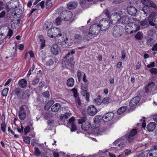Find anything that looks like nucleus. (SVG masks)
<instances>
[{
  "instance_id": "obj_58",
  "label": "nucleus",
  "mask_w": 157,
  "mask_h": 157,
  "mask_svg": "<svg viewBox=\"0 0 157 157\" xmlns=\"http://www.w3.org/2000/svg\"><path fill=\"white\" fill-rule=\"evenodd\" d=\"M25 135H26L30 131V127L29 126H26L24 129Z\"/></svg>"
},
{
  "instance_id": "obj_57",
  "label": "nucleus",
  "mask_w": 157,
  "mask_h": 157,
  "mask_svg": "<svg viewBox=\"0 0 157 157\" xmlns=\"http://www.w3.org/2000/svg\"><path fill=\"white\" fill-rule=\"evenodd\" d=\"M150 71L152 74L155 75L157 73V69L156 68H151Z\"/></svg>"
},
{
  "instance_id": "obj_54",
  "label": "nucleus",
  "mask_w": 157,
  "mask_h": 157,
  "mask_svg": "<svg viewBox=\"0 0 157 157\" xmlns=\"http://www.w3.org/2000/svg\"><path fill=\"white\" fill-rule=\"evenodd\" d=\"M62 19L59 17H57L56 19V24L57 25H60Z\"/></svg>"
},
{
  "instance_id": "obj_13",
  "label": "nucleus",
  "mask_w": 157,
  "mask_h": 157,
  "mask_svg": "<svg viewBox=\"0 0 157 157\" xmlns=\"http://www.w3.org/2000/svg\"><path fill=\"white\" fill-rule=\"evenodd\" d=\"M114 115L112 112L106 113L102 116V119L105 122H107L111 121L113 118Z\"/></svg>"
},
{
  "instance_id": "obj_1",
  "label": "nucleus",
  "mask_w": 157,
  "mask_h": 157,
  "mask_svg": "<svg viewBox=\"0 0 157 157\" xmlns=\"http://www.w3.org/2000/svg\"><path fill=\"white\" fill-rule=\"evenodd\" d=\"M75 52L74 50L68 53L63 59L62 63V67L64 68L71 69L73 67V54Z\"/></svg>"
},
{
  "instance_id": "obj_27",
  "label": "nucleus",
  "mask_w": 157,
  "mask_h": 157,
  "mask_svg": "<svg viewBox=\"0 0 157 157\" xmlns=\"http://www.w3.org/2000/svg\"><path fill=\"white\" fill-rule=\"evenodd\" d=\"M17 10L15 11V13L13 15V18H22V10H19V11H18Z\"/></svg>"
},
{
  "instance_id": "obj_59",
  "label": "nucleus",
  "mask_w": 157,
  "mask_h": 157,
  "mask_svg": "<svg viewBox=\"0 0 157 157\" xmlns=\"http://www.w3.org/2000/svg\"><path fill=\"white\" fill-rule=\"evenodd\" d=\"M94 101L95 103L98 105H99L101 104L102 102L100 98H96L94 100Z\"/></svg>"
},
{
  "instance_id": "obj_48",
  "label": "nucleus",
  "mask_w": 157,
  "mask_h": 157,
  "mask_svg": "<svg viewBox=\"0 0 157 157\" xmlns=\"http://www.w3.org/2000/svg\"><path fill=\"white\" fill-rule=\"evenodd\" d=\"M30 137L28 136H24L23 137L24 141L26 143L29 144L30 143Z\"/></svg>"
},
{
  "instance_id": "obj_56",
  "label": "nucleus",
  "mask_w": 157,
  "mask_h": 157,
  "mask_svg": "<svg viewBox=\"0 0 157 157\" xmlns=\"http://www.w3.org/2000/svg\"><path fill=\"white\" fill-rule=\"evenodd\" d=\"M34 150L35 155H36L37 156H39L40 154V151L37 147H35Z\"/></svg>"
},
{
  "instance_id": "obj_4",
  "label": "nucleus",
  "mask_w": 157,
  "mask_h": 157,
  "mask_svg": "<svg viewBox=\"0 0 157 157\" xmlns=\"http://www.w3.org/2000/svg\"><path fill=\"white\" fill-rule=\"evenodd\" d=\"M110 23L111 24L115 25L121 23L120 21L121 14L118 13H115L111 15L109 17Z\"/></svg>"
},
{
  "instance_id": "obj_21",
  "label": "nucleus",
  "mask_w": 157,
  "mask_h": 157,
  "mask_svg": "<svg viewBox=\"0 0 157 157\" xmlns=\"http://www.w3.org/2000/svg\"><path fill=\"white\" fill-rule=\"evenodd\" d=\"M120 21L123 24H127L129 23L130 21V18L127 16L123 15L122 16H121Z\"/></svg>"
},
{
  "instance_id": "obj_22",
  "label": "nucleus",
  "mask_w": 157,
  "mask_h": 157,
  "mask_svg": "<svg viewBox=\"0 0 157 157\" xmlns=\"http://www.w3.org/2000/svg\"><path fill=\"white\" fill-rule=\"evenodd\" d=\"M156 124L154 122L149 123L147 126V128L149 132L153 131L156 127Z\"/></svg>"
},
{
  "instance_id": "obj_60",
  "label": "nucleus",
  "mask_w": 157,
  "mask_h": 157,
  "mask_svg": "<svg viewBox=\"0 0 157 157\" xmlns=\"http://www.w3.org/2000/svg\"><path fill=\"white\" fill-rule=\"evenodd\" d=\"M86 0H79V3L82 7H83L86 3Z\"/></svg>"
},
{
  "instance_id": "obj_35",
  "label": "nucleus",
  "mask_w": 157,
  "mask_h": 157,
  "mask_svg": "<svg viewBox=\"0 0 157 157\" xmlns=\"http://www.w3.org/2000/svg\"><path fill=\"white\" fill-rule=\"evenodd\" d=\"M29 91L28 90H25L22 94L21 98L22 99H27L29 96Z\"/></svg>"
},
{
  "instance_id": "obj_7",
  "label": "nucleus",
  "mask_w": 157,
  "mask_h": 157,
  "mask_svg": "<svg viewBox=\"0 0 157 157\" xmlns=\"http://www.w3.org/2000/svg\"><path fill=\"white\" fill-rule=\"evenodd\" d=\"M110 23L107 18L102 19L100 21L99 25L101 30L102 31L106 30L109 27Z\"/></svg>"
},
{
  "instance_id": "obj_25",
  "label": "nucleus",
  "mask_w": 157,
  "mask_h": 157,
  "mask_svg": "<svg viewBox=\"0 0 157 157\" xmlns=\"http://www.w3.org/2000/svg\"><path fill=\"white\" fill-rule=\"evenodd\" d=\"M52 26L53 24L52 22L47 21L43 25V29L48 30L50 29H51Z\"/></svg>"
},
{
  "instance_id": "obj_20",
  "label": "nucleus",
  "mask_w": 157,
  "mask_h": 157,
  "mask_svg": "<svg viewBox=\"0 0 157 157\" xmlns=\"http://www.w3.org/2000/svg\"><path fill=\"white\" fill-rule=\"evenodd\" d=\"M155 85V83L153 82H152L148 83L146 86L145 88V91L146 93H150L154 88Z\"/></svg>"
},
{
  "instance_id": "obj_42",
  "label": "nucleus",
  "mask_w": 157,
  "mask_h": 157,
  "mask_svg": "<svg viewBox=\"0 0 157 157\" xmlns=\"http://www.w3.org/2000/svg\"><path fill=\"white\" fill-rule=\"evenodd\" d=\"M131 149L129 148L128 149H125L124 150V157L128 156L131 153Z\"/></svg>"
},
{
  "instance_id": "obj_23",
  "label": "nucleus",
  "mask_w": 157,
  "mask_h": 157,
  "mask_svg": "<svg viewBox=\"0 0 157 157\" xmlns=\"http://www.w3.org/2000/svg\"><path fill=\"white\" fill-rule=\"evenodd\" d=\"M78 3L76 2H72L68 3L67 5V8L69 9H73L77 6Z\"/></svg>"
},
{
  "instance_id": "obj_43",
  "label": "nucleus",
  "mask_w": 157,
  "mask_h": 157,
  "mask_svg": "<svg viewBox=\"0 0 157 157\" xmlns=\"http://www.w3.org/2000/svg\"><path fill=\"white\" fill-rule=\"evenodd\" d=\"M87 119V115H83V116L81 118L78 119V123L79 124H82Z\"/></svg>"
},
{
  "instance_id": "obj_10",
  "label": "nucleus",
  "mask_w": 157,
  "mask_h": 157,
  "mask_svg": "<svg viewBox=\"0 0 157 157\" xmlns=\"http://www.w3.org/2000/svg\"><path fill=\"white\" fill-rule=\"evenodd\" d=\"M101 29L98 25L94 24L92 25L89 29V34H97L100 31Z\"/></svg>"
},
{
  "instance_id": "obj_9",
  "label": "nucleus",
  "mask_w": 157,
  "mask_h": 157,
  "mask_svg": "<svg viewBox=\"0 0 157 157\" xmlns=\"http://www.w3.org/2000/svg\"><path fill=\"white\" fill-rule=\"evenodd\" d=\"M126 144V140L125 138H123V136L121 138L117 139L113 143V145L116 146L114 147L115 148L119 147L120 148L124 146Z\"/></svg>"
},
{
  "instance_id": "obj_51",
  "label": "nucleus",
  "mask_w": 157,
  "mask_h": 157,
  "mask_svg": "<svg viewBox=\"0 0 157 157\" xmlns=\"http://www.w3.org/2000/svg\"><path fill=\"white\" fill-rule=\"evenodd\" d=\"M109 155L110 157H124V154H121L119 155H115V154L113 153H109Z\"/></svg>"
},
{
  "instance_id": "obj_3",
  "label": "nucleus",
  "mask_w": 157,
  "mask_h": 157,
  "mask_svg": "<svg viewBox=\"0 0 157 157\" xmlns=\"http://www.w3.org/2000/svg\"><path fill=\"white\" fill-rule=\"evenodd\" d=\"M47 35L50 38H53L57 37L58 36H61L62 34L60 33V30L59 28L54 27L48 30Z\"/></svg>"
},
{
  "instance_id": "obj_49",
  "label": "nucleus",
  "mask_w": 157,
  "mask_h": 157,
  "mask_svg": "<svg viewBox=\"0 0 157 157\" xmlns=\"http://www.w3.org/2000/svg\"><path fill=\"white\" fill-rule=\"evenodd\" d=\"M140 24L141 26H145L146 27L149 25L148 21L146 20L141 21L140 22Z\"/></svg>"
},
{
  "instance_id": "obj_55",
  "label": "nucleus",
  "mask_w": 157,
  "mask_h": 157,
  "mask_svg": "<svg viewBox=\"0 0 157 157\" xmlns=\"http://www.w3.org/2000/svg\"><path fill=\"white\" fill-rule=\"evenodd\" d=\"M6 125L5 122H2L1 124V130L3 132H5L6 131Z\"/></svg>"
},
{
  "instance_id": "obj_12",
  "label": "nucleus",
  "mask_w": 157,
  "mask_h": 157,
  "mask_svg": "<svg viewBox=\"0 0 157 157\" xmlns=\"http://www.w3.org/2000/svg\"><path fill=\"white\" fill-rule=\"evenodd\" d=\"M143 4L147 7H151L156 10L157 8V5L153 2L148 0H141Z\"/></svg>"
},
{
  "instance_id": "obj_14",
  "label": "nucleus",
  "mask_w": 157,
  "mask_h": 157,
  "mask_svg": "<svg viewBox=\"0 0 157 157\" xmlns=\"http://www.w3.org/2000/svg\"><path fill=\"white\" fill-rule=\"evenodd\" d=\"M72 41L71 39L66 38L62 42L61 45L64 48H67L72 45Z\"/></svg>"
},
{
  "instance_id": "obj_17",
  "label": "nucleus",
  "mask_w": 157,
  "mask_h": 157,
  "mask_svg": "<svg viewBox=\"0 0 157 157\" xmlns=\"http://www.w3.org/2000/svg\"><path fill=\"white\" fill-rule=\"evenodd\" d=\"M71 91L73 93L74 97L75 98V102L76 104H77L79 106L80 105H81V100L79 97L78 96V95L77 89L75 88L72 89Z\"/></svg>"
},
{
  "instance_id": "obj_19",
  "label": "nucleus",
  "mask_w": 157,
  "mask_h": 157,
  "mask_svg": "<svg viewBox=\"0 0 157 157\" xmlns=\"http://www.w3.org/2000/svg\"><path fill=\"white\" fill-rule=\"evenodd\" d=\"M127 10L128 13L132 16H134L137 12V9L132 6H128L127 8Z\"/></svg>"
},
{
  "instance_id": "obj_29",
  "label": "nucleus",
  "mask_w": 157,
  "mask_h": 157,
  "mask_svg": "<svg viewBox=\"0 0 157 157\" xmlns=\"http://www.w3.org/2000/svg\"><path fill=\"white\" fill-rule=\"evenodd\" d=\"M74 80L73 78H69L67 80L66 84L67 86L70 87L73 86L74 84Z\"/></svg>"
},
{
  "instance_id": "obj_52",
  "label": "nucleus",
  "mask_w": 157,
  "mask_h": 157,
  "mask_svg": "<svg viewBox=\"0 0 157 157\" xmlns=\"http://www.w3.org/2000/svg\"><path fill=\"white\" fill-rule=\"evenodd\" d=\"M77 130V127L74 123H72L71 124V132H74Z\"/></svg>"
},
{
  "instance_id": "obj_45",
  "label": "nucleus",
  "mask_w": 157,
  "mask_h": 157,
  "mask_svg": "<svg viewBox=\"0 0 157 157\" xmlns=\"http://www.w3.org/2000/svg\"><path fill=\"white\" fill-rule=\"evenodd\" d=\"M155 13L153 12L151 13L148 18L149 24L150 21H153V19L155 16Z\"/></svg>"
},
{
  "instance_id": "obj_37",
  "label": "nucleus",
  "mask_w": 157,
  "mask_h": 157,
  "mask_svg": "<svg viewBox=\"0 0 157 157\" xmlns=\"http://www.w3.org/2000/svg\"><path fill=\"white\" fill-rule=\"evenodd\" d=\"M143 33L142 32H139L135 35L136 39L138 40H141L143 38Z\"/></svg>"
},
{
  "instance_id": "obj_39",
  "label": "nucleus",
  "mask_w": 157,
  "mask_h": 157,
  "mask_svg": "<svg viewBox=\"0 0 157 157\" xmlns=\"http://www.w3.org/2000/svg\"><path fill=\"white\" fill-rule=\"evenodd\" d=\"M52 6V2L51 0H47L46 2V8L48 10Z\"/></svg>"
},
{
  "instance_id": "obj_33",
  "label": "nucleus",
  "mask_w": 157,
  "mask_h": 157,
  "mask_svg": "<svg viewBox=\"0 0 157 157\" xmlns=\"http://www.w3.org/2000/svg\"><path fill=\"white\" fill-rule=\"evenodd\" d=\"M45 58H42V60L43 61L44 60H46V66H51L53 64L54 62L52 59H49L45 60Z\"/></svg>"
},
{
  "instance_id": "obj_32",
  "label": "nucleus",
  "mask_w": 157,
  "mask_h": 157,
  "mask_svg": "<svg viewBox=\"0 0 157 157\" xmlns=\"http://www.w3.org/2000/svg\"><path fill=\"white\" fill-rule=\"evenodd\" d=\"M71 115V113H67L64 114H61L60 119L61 121H64L68 118V117Z\"/></svg>"
},
{
  "instance_id": "obj_46",
  "label": "nucleus",
  "mask_w": 157,
  "mask_h": 157,
  "mask_svg": "<svg viewBox=\"0 0 157 157\" xmlns=\"http://www.w3.org/2000/svg\"><path fill=\"white\" fill-rule=\"evenodd\" d=\"M77 76L78 77V80L79 82H80L82 77V74L81 71L79 70H78L77 71Z\"/></svg>"
},
{
  "instance_id": "obj_18",
  "label": "nucleus",
  "mask_w": 157,
  "mask_h": 157,
  "mask_svg": "<svg viewBox=\"0 0 157 157\" xmlns=\"http://www.w3.org/2000/svg\"><path fill=\"white\" fill-rule=\"evenodd\" d=\"M51 51L52 54L56 55L59 54L60 49L57 44H54L52 46Z\"/></svg>"
},
{
  "instance_id": "obj_30",
  "label": "nucleus",
  "mask_w": 157,
  "mask_h": 157,
  "mask_svg": "<svg viewBox=\"0 0 157 157\" xmlns=\"http://www.w3.org/2000/svg\"><path fill=\"white\" fill-rule=\"evenodd\" d=\"M74 41L78 43H80L82 40V36L81 35L78 34H75L74 36Z\"/></svg>"
},
{
  "instance_id": "obj_28",
  "label": "nucleus",
  "mask_w": 157,
  "mask_h": 157,
  "mask_svg": "<svg viewBox=\"0 0 157 157\" xmlns=\"http://www.w3.org/2000/svg\"><path fill=\"white\" fill-rule=\"evenodd\" d=\"M38 39L40 41V49H42L45 46V40L44 39L43 36L42 35H40L38 37Z\"/></svg>"
},
{
  "instance_id": "obj_5",
  "label": "nucleus",
  "mask_w": 157,
  "mask_h": 157,
  "mask_svg": "<svg viewBox=\"0 0 157 157\" xmlns=\"http://www.w3.org/2000/svg\"><path fill=\"white\" fill-rule=\"evenodd\" d=\"M137 132L136 129H133L130 133L126 134L123 136V138H125L129 143L132 142L135 139V135L137 133Z\"/></svg>"
},
{
  "instance_id": "obj_2",
  "label": "nucleus",
  "mask_w": 157,
  "mask_h": 157,
  "mask_svg": "<svg viewBox=\"0 0 157 157\" xmlns=\"http://www.w3.org/2000/svg\"><path fill=\"white\" fill-rule=\"evenodd\" d=\"M140 28V26L136 23L132 22L127 24L125 27V30L128 33H132L138 31Z\"/></svg>"
},
{
  "instance_id": "obj_16",
  "label": "nucleus",
  "mask_w": 157,
  "mask_h": 157,
  "mask_svg": "<svg viewBox=\"0 0 157 157\" xmlns=\"http://www.w3.org/2000/svg\"><path fill=\"white\" fill-rule=\"evenodd\" d=\"M20 109L18 114L19 117L21 120H24L26 116L25 110L23 107V105L21 106Z\"/></svg>"
},
{
  "instance_id": "obj_47",
  "label": "nucleus",
  "mask_w": 157,
  "mask_h": 157,
  "mask_svg": "<svg viewBox=\"0 0 157 157\" xmlns=\"http://www.w3.org/2000/svg\"><path fill=\"white\" fill-rule=\"evenodd\" d=\"M8 88H5L2 91V95L3 96H6L8 94Z\"/></svg>"
},
{
  "instance_id": "obj_61",
  "label": "nucleus",
  "mask_w": 157,
  "mask_h": 157,
  "mask_svg": "<svg viewBox=\"0 0 157 157\" xmlns=\"http://www.w3.org/2000/svg\"><path fill=\"white\" fill-rule=\"evenodd\" d=\"M109 102V99L107 98H104L102 101V103L105 105H107Z\"/></svg>"
},
{
  "instance_id": "obj_34",
  "label": "nucleus",
  "mask_w": 157,
  "mask_h": 157,
  "mask_svg": "<svg viewBox=\"0 0 157 157\" xmlns=\"http://www.w3.org/2000/svg\"><path fill=\"white\" fill-rule=\"evenodd\" d=\"M101 119H102V116L101 115H97L94 117V121L95 124H98Z\"/></svg>"
},
{
  "instance_id": "obj_40",
  "label": "nucleus",
  "mask_w": 157,
  "mask_h": 157,
  "mask_svg": "<svg viewBox=\"0 0 157 157\" xmlns=\"http://www.w3.org/2000/svg\"><path fill=\"white\" fill-rule=\"evenodd\" d=\"M40 80V77L38 76H36L34 78L32 82V84L35 86L37 84Z\"/></svg>"
},
{
  "instance_id": "obj_24",
  "label": "nucleus",
  "mask_w": 157,
  "mask_h": 157,
  "mask_svg": "<svg viewBox=\"0 0 157 157\" xmlns=\"http://www.w3.org/2000/svg\"><path fill=\"white\" fill-rule=\"evenodd\" d=\"M27 81L25 79L20 80L18 82L19 85L22 88H25L27 87Z\"/></svg>"
},
{
  "instance_id": "obj_53",
  "label": "nucleus",
  "mask_w": 157,
  "mask_h": 157,
  "mask_svg": "<svg viewBox=\"0 0 157 157\" xmlns=\"http://www.w3.org/2000/svg\"><path fill=\"white\" fill-rule=\"evenodd\" d=\"M81 88L82 90L85 93H86L87 90V87L86 85L83 84H81Z\"/></svg>"
},
{
  "instance_id": "obj_44",
  "label": "nucleus",
  "mask_w": 157,
  "mask_h": 157,
  "mask_svg": "<svg viewBox=\"0 0 157 157\" xmlns=\"http://www.w3.org/2000/svg\"><path fill=\"white\" fill-rule=\"evenodd\" d=\"M149 24L151 26H155L157 29V17L155 18L154 22L153 21H150Z\"/></svg>"
},
{
  "instance_id": "obj_6",
  "label": "nucleus",
  "mask_w": 157,
  "mask_h": 157,
  "mask_svg": "<svg viewBox=\"0 0 157 157\" xmlns=\"http://www.w3.org/2000/svg\"><path fill=\"white\" fill-rule=\"evenodd\" d=\"M123 28L121 26L116 25L114 26L112 29L113 35L115 37H119L122 34Z\"/></svg>"
},
{
  "instance_id": "obj_31",
  "label": "nucleus",
  "mask_w": 157,
  "mask_h": 157,
  "mask_svg": "<svg viewBox=\"0 0 157 157\" xmlns=\"http://www.w3.org/2000/svg\"><path fill=\"white\" fill-rule=\"evenodd\" d=\"M90 126V123L89 122H86L82 124L81 127L83 130L87 131L89 129Z\"/></svg>"
},
{
  "instance_id": "obj_15",
  "label": "nucleus",
  "mask_w": 157,
  "mask_h": 157,
  "mask_svg": "<svg viewBox=\"0 0 157 157\" xmlns=\"http://www.w3.org/2000/svg\"><path fill=\"white\" fill-rule=\"evenodd\" d=\"M140 98L139 96H136L132 98L129 103L130 107H133L136 105L140 101Z\"/></svg>"
},
{
  "instance_id": "obj_63",
  "label": "nucleus",
  "mask_w": 157,
  "mask_h": 157,
  "mask_svg": "<svg viewBox=\"0 0 157 157\" xmlns=\"http://www.w3.org/2000/svg\"><path fill=\"white\" fill-rule=\"evenodd\" d=\"M151 151L153 153L154 156L155 157H157V149L153 148Z\"/></svg>"
},
{
  "instance_id": "obj_62",
  "label": "nucleus",
  "mask_w": 157,
  "mask_h": 157,
  "mask_svg": "<svg viewBox=\"0 0 157 157\" xmlns=\"http://www.w3.org/2000/svg\"><path fill=\"white\" fill-rule=\"evenodd\" d=\"M43 95L44 97L45 98H48L50 96V94L49 91H47L44 92L43 94Z\"/></svg>"
},
{
  "instance_id": "obj_36",
  "label": "nucleus",
  "mask_w": 157,
  "mask_h": 157,
  "mask_svg": "<svg viewBox=\"0 0 157 157\" xmlns=\"http://www.w3.org/2000/svg\"><path fill=\"white\" fill-rule=\"evenodd\" d=\"M146 40V44L148 45L152 46L155 42V40L151 38H148Z\"/></svg>"
},
{
  "instance_id": "obj_50",
  "label": "nucleus",
  "mask_w": 157,
  "mask_h": 157,
  "mask_svg": "<svg viewBox=\"0 0 157 157\" xmlns=\"http://www.w3.org/2000/svg\"><path fill=\"white\" fill-rule=\"evenodd\" d=\"M88 28L86 26H82L79 27L78 29L83 31V33H86L88 30Z\"/></svg>"
},
{
  "instance_id": "obj_8",
  "label": "nucleus",
  "mask_w": 157,
  "mask_h": 157,
  "mask_svg": "<svg viewBox=\"0 0 157 157\" xmlns=\"http://www.w3.org/2000/svg\"><path fill=\"white\" fill-rule=\"evenodd\" d=\"M72 17V12L70 11H64L60 13V17L62 20L66 21L70 20Z\"/></svg>"
},
{
  "instance_id": "obj_38",
  "label": "nucleus",
  "mask_w": 157,
  "mask_h": 157,
  "mask_svg": "<svg viewBox=\"0 0 157 157\" xmlns=\"http://www.w3.org/2000/svg\"><path fill=\"white\" fill-rule=\"evenodd\" d=\"M127 106H122L119 108L117 111V113L118 115H120L124 113L127 109Z\"/></svg>"
},
{
  "instance_id": "obj_41",
  "label": "nucleus",
  "mask_w": 157,
  "mask_h": 157,
  "mask_svg": "<svg viewBox=\"0 0 157 157\" xmlns=\"http://www.w3.org/2000/svg\"><path fill=\"white\" fill-rule=\"evenodd\" d=\"M14 94L18 97H21V90L18 88H15L14 90Z\"/></svg>"
},
{
  "instance_id": "obj_11",
  "label": "nucleus",
  "mask_w": 157,
  "mask_h": 157,
  "mask_svg": "<svg viewBox=\"0 0 157 157\" xmlns=\"http://www.w3.org/2000/svg\"><path fill=\"white\" fill-rule=\"evenodd\" d=\"M86 112L89 115L94 116L97 113L98 110L94 105H90L88 107Z\"/></svg>"
},
{
  "instance_id": "obj_26",
  "label": "nucleus",
  "mask_w": 157,
  "mask_h": 157,
  "mask_svg": "<svg viewBox=\"0 0 157 157\" xmlns=\"http://www.w3.org/2000/svg\"><path fill=\"white\" fill-rule=\"evenodd\" d=\"M61 105L59 103H56L52 107L51 110L54 112H58L61 108Z\"/></svg>"
},
{
  "instance_id": "obj_64",
  "label": "nucleus",
  "mask_w": 157,
  "mask_h": 157,
  "mask_svg": "<svg viewBox=\"0 0 157 157\" xmlns=\"http://www.w3.org/2000/svg\"><path fill=\"white\" fill-rule=\"evenodd\" d=\"M52 154L50 153L46 152L44 153V157H52Z\"/></svg>"
}]
</instances>
